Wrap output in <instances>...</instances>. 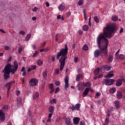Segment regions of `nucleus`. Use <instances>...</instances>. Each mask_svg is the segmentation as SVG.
Returning <instances> with one entry per match:
<instances>
[{"instance_id": "obj_62", "label": "nucleus", "mask_w": 125, "mask_h": 125, "mask_svg": "<svg viewBox=\"0 0 125 125\" xmlns=\"http://www.w3.org/2000/svg\"><path fill=\"white\" fill-rule=\"evenodd\" d=\"M45 84V82H44L42 84V89H43V88H44V85Z\"/></svg>"}, {"instance_id": "obj_6", "label": "nucleus", "mask_w": 125, "mask_h": 125, "mask_svg": "<svg viewBox=\"0 0 125 125\" xmlns=\"http://www.w3.org/2000/svg\"><path fill=\"white\" fill-rule=\"evenodd\" d=\"M64 83H65L64 88L66 90H67V88L69 87V77H68V76H66L64 78Z\"/></svg>"}, {"instance_id": "obj_50", "label": "nucleus", "mask_w": 125, "mask_h": 125, "mask_svg": "<svg viewBox=\"0 0 125 125\" xmlns=\"http://www.w3.org/2000/svg\"><path fill=\"white\" fill-rule=\"evenodd\" d=\"M39 53V51H36L33 54V57H36L37 56V55Z\"/></svg>"}, {"instance_id": "obj_49", "label": "nucleus", "mask_w": 125, "mask_h": 125, "mask_svg": "<svg viewBox=\"0 0 125 125\" xmlns=\"http://www.w3.org/2000/svg\"><path fill=\"white\" fill-rule=\"evenodd\" d=\"M2 109H3V110H7V109H8V106L5 105L2 107Z\"/></svg>"}, {"instance_id": "obj_47", "label": "nucleus", "mask_w": 125, "mask_h": 125, "mask_svg": "<svg viewBox=\"0 0 125 125\" xmlns=\"http://www.w3.org/2000/svg\"><path fill=\"white\" fill-rule=\"evenodd\" d=\"M53 83H50L49 84V87L50 88V89H53Z\"/></svg>"}, {"instance_id": "obj_58", "label": "nucleus", "mask_w": 125, "mask_h": 125, "mask_svg": "<svg viewBox=\"0 0 125 125\" xmlns=\"http://www.w3.org/2000/svg\"><path fill=\"white\" fill-rule=\"evenodd\" d=\"M102 77H103V74H100L99 76H98V79H101V78H102Z\"/></svg>"}, {"instance_id": "obj_27", "label": "nucleus", "mask_w": 125, "mask_h": 125, "mask_svg": "<svg viewBox=\"0 0 125 125\" xmlns=\"http://www.w3.org/2000/svg\"><path fill=\"white\" fill-rule=\"evenodd\" d=\"M30 39H31V34H28L25 37V41L28 42V41H29Z\"/></svg>"}, {"instance_id": "obj_15", "label": "nucleus", "mask_w": 125, "mask_h": 125, "mask_svg": "<svg viewBox=\"0 0 125 125\" xmlns=\"http://www.w3.org/2000/svg\"><path fill=\"white\" fill-rule=\"evenodd\" d=\"M114 104H115V106L116 107V109H119L120 108V101L117 100L115 101L114 102Z\"/></svg>"}, {"instance_id": "obj_28", "label": "nucleus", "mask_w": 125, "mask_h": 125, "mask_svg": "<svg viewBox=\"0 0 125 125\" xmlns=\"http://www.w3.org/2000/svg\"><path fill=\"white\" fill-rule=\"evenodd\" d=\"M22 103V100L21 99V98H18L17 99V105H20Z\"/></svg>"}, {"instance_id": "obj_32", "label": "nucleus", "mask_w": 125, "mask_h": 125, "mask_svg": "<svg viewBox=\"0 0 125 125\" xmlns=\"http://www.w3.org/2000/svg\"><path fill=\"white\" fill-rule=\"evenodd\" d=\"M109 91H110V93H115V92H116V88H111L109 90Z\"/></svg>"}, {"instance_id": "obj_61", "label": "nucleus", "mask_w": 125, "mask_h": 125, "mask_svg": "<svg viewBox=\"0 0 125 125\" xmlns=\"http://www.w3.org/2000/svg\"><path fill=\"white\" fill-rule=\"evenodd\" d=\"M108 112H112V111H113V107H111L110 108H109L108 109Z\"/></svg>"}, {"instance_id": "obj_16", "label": "nucleus", "mask_w": 125, "mask_h": 125, "mask_svg": "<svg viewBox=\"0 0 125 125\" xmlns=\"http://www.w3.org/2000/svg\"><path fill=\"white\" fill-rule=\"evenodd\" d=\"M113 59H114V56L112 55H110L107 58V62L111 63L113 61Z\"/></svg>"}, {"instance_id": "obj_12", "label": "nucleus", "mask_w": 125, "mask_h": 125, "mask_svg": "<svg viewBox=\"0 0 125 125\" xmlns=\"http://www.w3.org/2000/svg\"><path fill=\"white\" fill-rule=\"evenodd\" d=\"M65 123L66 125H73L72 120H71L70 117H67L65 119Z\"/></svg>"}, {"instance_id": "obj_4", "label": "nucleus", "mask_w": 125, "mask_h": 125, "mask_svg": "<svg viewBox=\"0 0 125 125\" xmlns=\"http://www.w3.org/2000/svg\"><path fill=\"white\" fill-rule=\"evenodd\" d=\"M114 79H104L103 82L104 83L105 85H112L113 83H114Z\"/></svg>"}, {"instance_id": "obj_2", "label": "nucleus", "mask_w": 125, "mask_h": 125, "mask_svg": "<svg viewBox=\"0 0 125 125\" xmlns=\"http://www.w3.org/2000/svg\"><path fill=\"white\" fill-rule=\"evenodd\" d=\"M18 69V62L15 61L14 62V65H11L10 63H8L4 67L2 72L3 73L4 80H8L10 78V73L11 75H14L17 72Z\"/></svg>"}, {"instance_id": "obj_52", "label": "nucleus", "mask_w": 125, "mask_h": 125, "mask_svg": "<svg viewBox=\"0 0 125 125\" xmlns=\"http://www.w3.org/2000/svg\"><path fill=\"white\" fill-rule=\"evenodd\" d=\"M119 80H121V82L122 81H123V82L125 83V79L123 77V76H120V79H119Z\"/></svg>"}, {"instance_id": "obj_19", "label": "nucleus", "mask_w": 125, "mask_h": 125, "mask_svg": "<svg viewBox=\"0 0 125 125\" xmlns=\"http://www.w3.org/2000/svg\"><path fill=\"white\" fill-rule=\"evenodd\" d=\"M58 8H59V10L60 11H63V10H65V6H64L63 4H61L58 7Z\"/></svg>"}, {"instance_id": "obj_11", "label": "nucleus", "mask_w": 125, "mask_h": 125, "mask_svg": "<svg viewBox=\"0 0 125 125\" xmlns=\"http://www.w3.org/2000/svg\"><path fill=\"white\" fill-rule=\"evenodd\" d=\"M114 73L113 71H111L109 72L107 75H105L104 76V78H107V79L111 78H114L115 75L113 73Z\"/></svg>"}, {"instance_id": "obj_36", "label": "nucleus", "mask_w": 125, "mask_h": 125, "mask_svg": "<svg viewBox=\"0 0 125 125\" xmlns=\"http://www.w3.org/2000/svg\"><path fill=\"white\" fill-rule=\"evenodd\" d=\"M94 21H95V22H96V23L99 22V19H98V18L96 16L94 18Z\"/></svg>"}, {"instance_id": "obj_59", "label": "nucleus", "mask_w": 125, "mask_h": 125, "mask_svg": "<svg viewBox=\"0 0 125 125\" xmlns=\"http://www.w3.org/2000/svg\"><path fill=\"white\" fill-rule=\"evenodd\" d=\"M0 32H1V33H2L3 34H5V31H4V30H3V29H0Z\"/></svg>"}, {"instance_id": "obj_56", "label": "nucleus", "mask_w": 125, "mask_h": 125, "mask_svg": "<svg viewBox=\"0 0 125 125\" xmlns=\"http://www.w3.org/2000/svg\"><path fill=\"white\" fill-rule=\"evenodd\" d=\"M79 60V59H78V57H75L74 59V62H75V63H77V62H78V60Z\"/></svg>"}, {"instance_id": "obj_21", "label": "nucleus", "mask_w": 125, "mask_h": 125, "mask_svg": "<svg viewBox=\"0 0 125 125\" xmlns=\"http://www.w3.org/2000/svg\"><path fill=\"white\" fill-rule=\"evenodd\" d=\"M80 79H83V75L79 74L76 76V82H79L80 81Z\"/></svg>"}, {"instance_id": "obj_10", "label": "nucleus", "mask_w": 125, "mask_h": 125, "mask_svg": "<svg viewBox=\"0 0 125 125\" xmlns=\"http://www.w3.org/2000/svg\"><path fill=\"white\" fill-rule=\"evenodd\" d=\"M77 87L79 91H81V90H83L84 89V85L83 84V83H78L77 84Z\"/></svg>"}, {"instance_id": "obj_22", "label": "nucleus", "mask_w": 125, "mask_h": 125, "mask_svg": "<svg viewBox=\"0 0 125 125\" xmlns=\"http://www.w3.org/2000/svg\"><path fill=\"white\" fill-rule=\"evenodd\" d=\"M42 76L44 79V80H46L47 78V70H46L43 73H42Z\"/></svg>"}, {"instance_id": "obj_3", "label": "nucleus", "mask_w": 125, "mask_h": 125, "mask_svg": "<svg viewBox=\"0 0 125 125\" xmlns=\"http://www.w3.org/2000/svg\"><path fill=\"white\" fill-rule=\"evenodd\" d=\"M64 46L65 48L61 49L60 51L58 52L57 54V59L59 60V62L60 63V71H63L65 64V61L67 59V53H68L67 44H65Z\"/></svg>"}, {"instance_id": "obj_18", "label": "nucleus", "mask_w": 125, "mask_h": 125, "mask_svg": "<svg viewBox=\"0 0 125 125\" xmlns=\"http://www.w3.org/2000/svg\"><path fill=\"white\" fill-rule=\"evenodd\" d=\"M123 84V82L120 79H118L116 83V86H121Z\"/></svg>"}, {"instance_id": "obj_9", "label": "nucleus", "mask_w": 125, "mask_h": 125, "mask_svg": "<svg viewBox=\"0 0 125 125\" xmlns=\"http://www.w3.org/2000/svg\"><path fill=\"white\" fill-rule=\"evenodd\" d=\"M92 90L91 88H86L85 89L83 92L82 96L83 97H85L87 94H88V92H89V90Z\"/></svg>"}, {"instance_id": "obj_8", "label": "nucleus", "mask_w": 125, "mask_h": 125, "mask_svg": "<svg viewBox=\"0 0 125 125\" xmlns=\"http://www.w3.org/2000/svg\"><path fill=\"white\" fill-rule=\"evenodd\" d=\"M4 120H5V116L4 113L2 112V110H0V121L1 122H4Z\"/></svg>"}, {"instance_id": "obj_17", "label": "nucleus", "mask_w": 125, "mask_h": 125, "mask_svg": "<svg viewBox=\"0 0 125 125\" xmlns=\"http://www.w3.org/2000/svg\"><path fill=\"white\" fill-rule=\"evenodd\" d=\"M40 96V95L39 94V92H36L33 95V99L34 100H36V99H38V98Z\"/></svg>"}, {"instance_id": "obj_1", "label": "nucleus", "mask_w": 125, "mask_h": 125, "mask_svg": "<svg viewBox=\"0 0 125 125\" xmlns=\"http://www.w3.org/2000/svg\"><path fill=\"white\" fill-rule=\"evenodd\" d=\"M116 30V24L115 23H108L104 28L103 33L99 35L97 38V42L100 50L96 49L94 53V56L95 58H98L101 55L102 58L106 57L108 55V43L109 41L106 39H111L113 33Z\"/></svg>"}, {"instance_id": "obj_29", "label": "nucleus", "mask_w": 125, "mask_h": 125, "mask_svg": "<svg viewBox=\"0 0 125 125\" xmlns=\"http://www.w3.org/2000/svg\"><path fill=\"white\" fill-rule=\"evenodd\" d=\"M50 104H56V99H53L51 100H50Z\"/></svg>"}, {"instance_id": "obj_41", "label": "nucleus", "mask_w": 125, "mask_h": 125, "mask_svg": "<svg viewBox=\"0 0 125 125\" xmlns=\"http://www.w3.org/2000/svg\"><path fill=\"white\" fill-rule=\"evenodd\" d=\"M19 34V35H22V36H24V35H25V31L23 30H21L20 31Z\"/></svg>"}, {"instance_id": "obj_55", "label": "nucleus", "mask_w": 125, "mask_h": 125, "mask_svg": "<svg viewBox=\"0 0 125 125\" xmlns=\"http://www.w3.org/2000/svg\"><path fill=\"white\" fill-rule=\"evenodd\" d=\"M59 90H60V88H59V87H57L56 88V90H55V93H57V92H58V91H59Z\"/></svg>"}, {"instance_id": "obj_54", "label": "nucleus", "mask_w": 125, "mask_h": 125, "mask_svg": "<svg viewBox=\"0 0 125 125\" xmlns=\"http://www.w3.org/2000/svg\"><path fill=\"white\" fill-rule=\"evenodd\" d=\"M80 125H85V123H84V121H81Z\"/></svg>"}, {"instance_id": "obj_46", "label": "nucleus", "mask_w": 125, "mask_h": 125, "mask_svg": "<svg viewBox=\"0 0 125 125\" xmlns=\"http://www.w3.org/2000/svg\"><path fill=\"white\" fill-rule=\"evenodd\" d=\"M55 84H56V85H57V86H59V85H60V82L56 81L55 83Z\"/></svg>"}, {"instance_id": "obj_34", "label": "nucleus", "mask_w": 125, "mask_h": 125, "mask_svg": "<svg viewBox=\"0 0 125 125\" xmlns=\"http://www.w3.org/2000/svg\"><path fill=\"white\" fill-rule=\"evenodd\" d=\"M119 58L121 60H124V59H125V55L123 54H120L119 56Z\"/></svg>"}, {"instance_id": "obj_38", "label": "nucleus", "mask_w": 125, "mask_h": 125, "mask_svg": "<svg viewBox=\"0 0 125 125\" xmlns=\"http://www.w3.org/2000/svg\"><path fill=\"white\" fill-rule=\"evenodd\" d=\"M83 29L84 31H87L88 30V26L87 25H84L83 27Z\"/></svg>"}, {"instance_id": "obj_33", "label": "nucleus", "mask_w": 125, "mask_h": 125, "mask_svg": "<svg viewBox=\"0 0 125 125\" xmlns=\"http://www.w3.org/2000/svg\"><path fill=\"white\" fill-rule=\"evenodd\" d=\"M83 50H88V46H87V45L84 44L83 47Z\"/></svg>"}, {"instance_id": "obj_39", "label": "nucleus", "mask_w": 125, "mask_h": 125, "mask_svg": "<svg viewBox=\"0 0 125 125\" xmlns=\"http://www.w3.org/2000/svg\"><path fill=\"white\" fill-rule=\"evenodd\" d=\"M83 13L84 19L85 21H86L87 19H86V14H85V10H83Z\"/></svg>"}, {"instance_id": "obj_14", "label": "nucleus", "mask_w": 125, "mask_h": 125, "mask_svg": "<svg viewBox=\"0 0 125 125\" xmlns=\"http://www.w3.org/2000/svg\"><path fill=\"white\" fill-rule=\"evenodd\" d=\"M80 121H81V119L79 117H74L73 118V123L74 125H79V123H80Z\"/></svg>"}, {"instance_id": "obj_35", "label": "nucleus", "mask_w": 125, "mask_h": 125, "mask_svg": "<svg viewBox=\"0 0 125 125\" xmlns=\"http://www.w3.org/2000/svg\"><path fill=\"white\" fill-rule=\"evenodd\" d=\"M37 63H38V64L39 65V66H42V61L41 60H39L37 61Z\"/></svg>"}, {"instance_id": "obj_60", "label": "nucleus", "mask_w": 125, "mask_h": 125, "mask_svg": "<svg viewBox=\"0 0 125 125\" xmlns=\"http://www.w3.org/2000/svg\"><path fill=\"white\" fill-rule=\"evenodd\" d=\"M78 33L79 34V35H83V31H82V30H79V31H78Z\"/></svg>"}, {"instance_id": "obj_42", "label": "nucleus", "mask_w": 125, "mask_h": 125, "mask_svg": "<svg viewBox=\"0 0 125 125\" xmlns=\"http://www.w3.org/2000/svg\"><path fill=\"white\" fill-rule=\"evenodd\" d=\"M83 3V0H80L78 1V5H82Z\"/></svg>"}, {"instance_id": "obj_64", "label": "nucleus", "mask_w": 125, "mask_h": 125, "mask_svg": "<svg viewBox=\"0 0 125 125\" xmlns=\"http://www.w3.org/2000/svg\"><path fill=\"white\" fill-rule=\"evenodd\" d=\"M60 120H61V118L60 117H58L56 119V122H59V121H60Z\"/></svg>"}, {"instance_id": "obj_23", "label": "nucleus", "mask_w": 125, "mask_h": 125, "mask_svg": "<svg viewBox=\"0 0 125 125\" xmlns=\"http://www.w3.org/2000/svg\"><path fill=\"white\" fill-rule=\"evenodd\" d=\"M84 87L90 88L91 84L89 82H87L86 83H83Z\"/></svg>"}, {"instance_id": "obj_51", "label": "nucleus", "mask_w": 125, "mask_h": 125, "mask_svg": "<svg viewBox=\"0 0 125 125\" xmlns=\"http://www.w3.org/2000/svg\"><path fill=\"white\" fill-rule=\"evenodd\" d=\"M21 52H22V48H21V47H20L19 48L18 53H19V54H21Z\"/></svg>"}, {"instance_id": "obj_5", "label": "nucleus", "mask_w": 125, "mask_h": 125, "mask_svg": "<svg viewBox=\"0 0 125 125\" xmlns=\"http://www.w3.org/2000/svg\"><path fill=\"white\" fill-rule=\"evenodd\" d=\"M29 84L31 86L37 85L38 84V80L35 78L31 79L29 81Z\"/></svg>"}, {"instance_id": "obj_24", "label": "nucleus", "mask_w": 125, "mask_h": 125, "mask_svg": "<svg viewBox=\"0 0 125 125\" xmlns=\"http://www.w3.org/2000/svg\"><path fill=\"white\" fill-rule=\"evenodd\" d=\"M50 113H53L54 112V107L53 106H50L48 108Z\"/></svg>"}, {"instance_id": "obj_53", "label": "nucleus", "mask_w": 125, "mask_h": 125, "mask_svg": "<svg viewBox=\"0 0 125 125\" xmlns=\"http://www.w3.org/2000/svg\"><path fill=\"white\" fill-rule=\"evenodd\" d=\"M52 115H53V113L50 112V113L49 114V115H48L49 119H51V117H52Z\"/></svg>"}, {"instance_id": "obj_45", "label": "nucleus", "mask_w": 125, "mask_h": 125, "mask_svg": "<svg viewBox=\"0 0 125 125\" xmlns=\"http://www.w3.org/2000/svg\"><path fill=\"white\" fill-rule=\"evenodd\" d=\"M105 124H109V117H106L105 120Z\"/></svg>"}, {"instance_id": "obj_31", "label": "nucleus", "mask_w": 125, "mask_h": 125, "mask_svg": "<svg viewBox=\"0 0 125 125\" xmlns=\"http://www.w3.org/2000/svg\"><path fill=\"white\" fill-rule=\"evenodd\" d=\"M112 21H118V17L117 16H114L112 17Z\"/></svg>"}, {"instance_id": "obj_44", "label": "nucleus", "mask_w": 125, "mask_h": 125, "mask_svg": "<svg viewBox=\"0 0 125 125\" xmlns=\"http://www.w3.org/2000/svg\"><path fill=\"white\" fill-rule=\"evenodd\" d=\"M55 75H58L59 74V68H57L55 70Z\"/></svg>"}, {"instance_id": "obj_7", "label": "nucleus", "mask_w": 125, "mask_h": 125, "mask_svg": "<svg viewBox=\"0 0 125 125\" xmlns=\"http://www.w3.org/2000/svg\"><path fill=\"white\" fill-rule=\"evenodd\" d=\"M80 108H81V104H77L75 106V105H72L71 107V110L72 111H79L80 110Z\"/></svg>"}, {"instance_id": "obj_48", "label": "nucleus", "mask_w": 125, "mask_h": 125, "mask_svg": "<svg viewBox=\"0 0 125 125\" xmlns=\"http://www.w3.org/2000/svg\"><path fill=\"white\" fill-rule=\"evenodd\" d=\"M38 9H39V8L35 7L33 8L32 11H33V12H37V10H38Z\"/></svg>"}, {"instance_id": "obj_26", "label": "nucleus", "mask_w": 125, "mask_h": 125, "mask_svg": "<svg viewBox=\"0 0 125 125\" xmlns=\"http://www.w3.org/2000/svg\"><path fill=\"white\" fill-rule=\"evenodd\" d=\"M21 72H23L22 73V76H26V69H25V67H22L21 68Z\"/></svg>"}, {"instance_id": "obj_25", "label": "nucleus", "mask_w": 125, "mask_h": 125, "mask_svg": "<svg viewBox=\"0 0 125 125\" xmlns=\"http://www.w3.org/2000/svg\"><path fill=\"white\" fill-rule=\"evenodd\" d=\"M100 71V69H99V68H97L96 69H95L94 71V75H95L96 76L98 74H99V72Z\"/></svg>"}, {"instance_id": "obj_13", "label": "nucleus", "mask_w": 125, "mask_h": 125, "mask_svg": "<svg viewBox=\"0 0 125 125\" xmlns=\"http://www.w3.org/2000/svg\"><path fill=\"white\" fill-rule=\"evenodd\" d=\"M15 83V81H12V82H8V83H7L6 84V85H5V86L6 87H8V89H7V93L8 94V92L9 91V90H10V88H11V83Z\"/></svg>"}, {"instance_id": "obj_63", "label": "nucleus", "mask_w": 125, "mask_h": 125, "mask_svg": "<svg viewBox=\"0 0 125 125\" xmlns=\"http://www.w3.org/2000/svg\"><path fill=\"white\" fill-rule=\"evenodd\" d=\"M100 95V93L99 92L97 93L96 94V97H99V96Z\"/></svg>"}, {"instance_id": "obj_20", "label": "nucleus", "mask_w": 125, "mask_h": 125, "mask_svg": "<svg viewBox=\"0 0 125 125\" xmlns=\"http://www.w3.org/2000/svg\"><path fill=\"white\" fill-rule=\"evenodd\" d=\"M117 98H118V99H121L122 98L123 95L122 94V92L121 91H118L116 94Z\"/></svg>"}, {"instance_id": "obj_37", "label": "nucleus", "mask_w": 125, "mask_h": 125, "mask_svg": "<svg viewBox=\"0 0 125 125\" xmlns=\"http://www.w3.org/2000/svg\"><path fill=\"white\" fill-rule=\"evenodd\" d=\"M40 52H43V51H48V47H47L45 49H42L40 50Z\"/></svg>"}, {"instance_id": "obj_57", "label": "nucleus", "mask_w": 125, "mask_h": 125, "mask_svg": "<svg viewBox=\"0 0 125 125\" xmlns=\"http://www.w3.org/2000/svg\"><path fill=\"white\" fill-rule=\"evenodd\" d=\"M70 15H71V12H68L66 13V16H67V17H69V16H70Z\"/></svg>"}, {"instance_id": "obj_40", "label": "nucleus", "mask_w": 125, "mask_h": 125, "mask_svg": "<svg viewBox=\"0 0 125 125\" xmlns=\"http://www.w3.org/2000/svg\"><path fill=\"white\" fill-rule=\"evenodd\" d=\"M4 49L5 50H9L10 49V46H4Z\"/></svg>"}, {"instance_id": "obj_30", "label": "nucleus", "mask_w": 125, "mask_h": 125, "mask_svg": "<svg viewBox=\"0 0 125 125\" xmlns=\"http://www.w3.org/2000/svg\"><path fill=\"white\" fill-rule=\"evenodd\" d=\"M104 70L106 71H110L111 70V66H107V65H104Z\"/></svg>"}, {"instance_id": "obj_43", "label": "nucleus", "mask_w": 125, "mask_h": 125, "mask_svg": "<svg viewBox=\"0 0 125 125\" xmlns=\"http://www.w3.org/2000/svg\"><path fill=\"white\" fill-rule=\"evenodd\" d=\"M31 70L32 71H34L37 69V66L36 65H32L31 67Z\"/></svg>"}]
</instances>
